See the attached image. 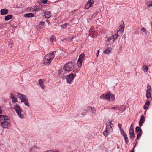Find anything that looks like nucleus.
<instances>
[{"label": "nucleus", "instance_id": "obj_55", "mask_svg": "<svg viewBox=\"0 0 152 152\" xmlns=\"http://www.w3.org/2000/svg\"><path fill=\"white\" fill-rule=\"evenodd\" d=\"M0 113H1V114H2V110L1 109V108L0 107Z\"/></svg>", "mask_w": 152, "mask_h": 152}, {"label": "nucleus", "instance_id": "obj_43", "mask_svg": "<svg viewBox=\"0 0 152 152\" xmlns=\"http://www.w3.org/2000/svg\"><path fill=\"white\" fill-rule=\"evenodd\" d=\"M100 99L106 100L105 95L104 94L102 95L100 97Z\"/></svg>", "mask_w": 152, "mask_h": 152}, {"label": "nucleus", "instance_id": "obj_27", "mask_svg": "<svg viewBox=\"0 0 152 152\" xmlns=\"http://www.w3.org/2000/svg\"><path fill=\"white\" fill-rule=\"evenodd\" d=\"M129 135L130 138L132 140L134 139V138L135 137V136L134 133L129 134Z\"/></svg>", "mask_w": 152, "mask_h": 152}, {"label": "nucleus", "instance_id": "obj_33", "mask_svg": "<svg viewBox=\"0 0 152 152\" xmlns=\"http://www.w3.org/2000/svg\"><path fill=\"white\" fill-rule=\"evenodd\" d=\"M147 5L148 7L152 6V1H150L148 2L147 3Z\"/></svg>", "mask_w": 152, "mask_h": 152}, {"label": "nucleus", "instance_id": "obj_10", "mask_svg": "<svg viewBox=\"0 0 152 152\" xmlns=\"http://www.w3.org/2000/svg\"><path fill=\"white\" fill-rule=\"evenodd\" d=\"M39 84L42 89H45V86L42 79H40L39 80Z\"/></svg>", "mask_w": 152, "mask_h": 152}, {"label": "nucleus", "instance_id": "obj_48", "mask_svg": "<svg viewBox=\"0 0 152 152\" xmlns=\"http://www.w3.org/2000/svg\"><path fill=\"white\" fill-rule=\"evenodd\" d=\"M134 133V130H129V134H133Z\"/></svg>", "mask_w": 152, "mask_h": 152}, {"label": "nucleus", "instance_id": "obj_15", "mask_svg": "<svg viewBox=\"0 0 152 152\" xmlns=\"http://www.w3.org/2000/svg\"><path fill=\"white\" fill-rule=\"evenodd\" d=\"M85 55L83 53L81 54L79 56L78 61H83L84 60Z\"/></svg>", "mask_w": 152, "mask_h": 152}, {"label": "nucleus", "instance_id": "obj_41", "mask_svg": "<svg viewBox=\"0 0 152 152\" xmlns=\"http://www.w3.org/2000/svg\"><path fill=\"white\" fill-rule=\"evenodd\" d=\"M82 61H79L78 60L77 61V65L78 67L82 65Z\"/></svg>", "mask_w": 152, "mask_h": 152}, {"label": "nucleus", "instance_id": "obj_51", "mask_svg": "<svg viewBox=\"0 0 152 152\" xmlns=\"http://www.w3.org/2000/svg\"><path fill=\"white\" fill-rule=\"evenodd\" d=\"M123 107V105H122L121 107H120V108H119L118 109V110H120V111L122 110Z\"/></svg>", "mask_w": 152, "mask_h": 152}, {"label": "nucleus", "instance_id": "obj_56", "mask_svg": "<svg viewBox=\"0 0 152 152\" xmlns=\"http://www.w3.org/2000/svg\"><path fill=\"white\" fill-rule=\"evenodd\" d=\"M69 39L71 40H72V39H73V37H69Z\"/></svg>", "mask_w": 152, "mask_h": 152}, {"label": "nucleus", "instance_id": "obj_21", "mask_svg": "<svg viewBox=\"0 0 152 152\" xmlns=\"http://www.w3.org/2000/svg\"><path fill=\"white\" fill-rule=\"evenodd\" d=\"M142 134V129H140L139 131V133L138 134L137 136V139L138 140H139L140 138L141 137Z\"/></svg>", "mask_w": 152, "mask_h": 152}, {"label": "nucleus", "instance_id": "obj_61", "mask_svg": "<svg viewBox=\"0 0 152 152\" xmlns=\"http://www.w3.org/2000/svg\"><path fill=\"white\" fill-rule=\"evenodd\" d=\"M137 142H136V145L137 144Z\"/></svg>", "mask_w": 152, "mask_h": 152}, {"label": "nucleus", "instance_id": "obj_59", "mask_svg": "<svg viewBox=\"0 0 152 152\" xmlns=\"http://www.w3.org/2000/svg\"><path fill=\"white\" fill-rule=\"evenodd\" d=\"M3 26V24H0V27L2 26Z\"/></svg>", "mask_w": 152, "mask_h": 152}, {"label": "nucleus", "instance_id": "obj_57", "mask_svg": "<svg viewBox=\"0 0 152 152\" xmlns=\"http://www.w3.org/2000/svg\"><path fill=\"white\" fill-rule=\"evenodd\" d=\"M134 152V150L133 149V150H132L131 151V152Z\"/></svg>", "mask_w": 152, "mask_h": 152}, {"label": "nucleus", "instance_id": "obj_58", "mask_svg": "<svg viewBox=\"0 0 152 152\" xmlns=\"http://www.w3.org/2000/svg\"><path fill=\"white\" fill-rule=\"evenodd\" d=\"M46 21L48 24L49 23V22L48 20H46Z\"/></svg>", "mask_w": 152, "mask_h": 152}, {"label": "nucleus", "instance_id": "obj_12", "mask_svg": "<svg viewBox=\"0 0 152 152\" xmlns=\"http://www.w3.org/2000/svg\"><path fill=\"white\" fill-rule=\"evenodd\" d=\"M115 40L114 39L113 37H110L108 39L107 43L108 44H113L114 41Z\"/></svg>", "mask_w": 152, "mask_h": 152}, {"label": "nucleus", "instance_id": "obj_3", "mask_svg": "<svg viewBox=\"0 0 152 152\" xmlns=\"http://www.w3.org/2000/svg\"><path fill=\"white\" fill-rule=\"evenodd\" d=\"M14 109L16 111L18 116L21 118H24L23 115L21 114L22 111V109L20 108L18 104H16L14 107Z\"/></svg>", "mask_w": 152, "mask_h": 152}, {"label": "nucleus", "instance_id": "obj_13", "mask_svg": "<svg viewBox=\"0 0 152 152\" xmlns=\"http://www.w3.org/2000/svg\"><path fill=\"white\" fill-rule=\"evenodd\" d=\"M10 98L11 99L12 102L14 103L16 102L17 101V98L15 97L13 94L11 93L10 94Z\"/></svg>", "mask_w": 152, "mask_h": 152}, {"label": "nucleus", "instance_id": "obj_62", "mask_svg": "<svg viewBox=\"0 0 152 152\" xmlns=\"http://www.w3.org/2000/svg\"><path fill=\"white\" fill-rule=\"evenodd\" d=\"M146 112V110L145 111V113Z\"/></svg>", "mask_w": 152, "mask_h": 152}, {"label": "nucleus", "instance_id": "obj_22", "mask_svg": "<svg viewBox=\"0 0 152 152\" xmlns=\"http://www.w3.org/2000/svg\"><path fill=\"white\" fill-rule=\"evenodd\" d=\"M50 41L52 42H55L56 41V38L53 35L51 36L50 38Z\"/></svg>", "mask_w": 152, "mask_h": 152}, {"label": "nucleus", "instance_id": "obj_25", "mask_svg": "<svg viewBox=\"0 0 152 152\" xmlns=\"http://www.w3.org/2000/svg\"><path fill=\"white\" fill-rule=\"evenodd\" d=\"M111 51L110 49L108 48L104 50V53L105 54H109L110 53Z\"/></svg>", "mask_w": 152, "mask_h": 152}, {"label": "nucleus", "instance_id": "obj_52", "mask_svg": "<svg viewBox=\"0 0 152 152\" xmlns=\"http://www.w3.org/2000/svg\"><path fill=\"white\" fill-rule=\"evenodd\" d=\"M26 10L28 12H31V8H27Z\"/></svg>", "mask_w": 152, "mask_h": 152}, {"label": "nucleus", "instance_id": "obj_30", "mask_svg": "<svg viewBox=\"0 0 152 152\" xmlns=\"http://www.w3.org/2000/svg\"><path fill=\"white\" fill-rule=\"evenodd\" d=\"M47 2V0H41L39 1V4L41 3L46 4Z\"/></svg>", "mask_w": 152, "mask_h": 152}, {"label": "nucleus", "instance_id": "obj_18", "mask_svg": "<svg viewBox=\"0 0 152 152\" xmlns=\"http://www.w3.org/2000/svg\"><path fill=\"white\" fill-rule=\"evenodd\" d=\"M108 126H106V130L104 131L103 132V134L105 137H107V135H108V134H109V133L108 132V130H107V128L108 127Z\"/></svg>", "mask_w": 152, "mask_h": 152}, {"label": "nucleus", "instance_id": "obj_60", "mask_svg": "<svg viewBox=\"0 0 152 152\" xmlns=\"http://www.w3.org/2000/svg\"><path fill=\"white\" fill-rule=\"evenodd\" d=\"M135 146H136V145H135V146H134V149L135 148Z\"/></svg>", "mask_w": 152, "mask_h": 152}, {"label": "nucleus", "instance_id": "obj_7", "mask_svg": "<svg viewBox=\"0 0 152 152\" xmlns=\"http://www.w3.org/2000/svg\"><path fill=\"white\" fill-rule=\"evenodd\" d=\"M145 121V118L143 115H142L140 117V119L139 121V126H141L142 125V124Z\"/></svg>", "mask_w": 152, "mask_h": 152}, {"label": "nucleus", "instance_id": "obj_24", "mask_svg": "<svg viewBox=\"0 0 152 152\" xmlns=\"http://www.w3.org/2000/svg\"><path fill=\"white\" fill-rule=\"evenodd\" d=\"M120 129L121 132V134L123 135V136H126V134L125 132L123 129L121 128H120Z\"/></svg>", "mask_w": 152, "mask_h": 152}, {"label": "nucleus", "instance_id": "obj_6", "mask_svg": "<svg viewBox=\"0 0 152 152\" xmlns=\"http://www.w3.org/2000/svg\"><path fill=\"white\" fill-rule=\"evenodd\" d=\"M94 2V0H89L88 2L86 4L85 7V9H88L90 7L92 6Z\"/></svg>", "mask_w": 152, "mask_h": 152}, {"label": "nucleus", "instance_id": "obj_29", "mask_svg": "<svg viewBox=\"0 0 152 152\" xmlns=\"http://www.w3.org/2000/svg\"><path fill=\"white\" fill-rule=\"evenodd\" d=\"M22 102H23L25 104V105H26V106H28V107H29V103H28V102L27 100V99L26 100H24V101H23Z\"/></svg>", "mask_w": 152, "mask_h": 152}, {"label": "nucleus", "instance_id": "obj_42", "mask_svg": "<svg viewBox=\"0 0 152 152\" xmlns=\"http://www.w3.org/2000/svg\"><path fill=\"white\" fill-rule=\"evenodd\" d=\"M4 115H0V121H4Z\"/></svg>", "mask_w": 152, "mask_h": 152}, {"label": "nucleus", "instance_id": "obj_31", "mask_svg": "<svg viewBox=\"0 0 152 152\" xmlns=\"http://www.w3.org/2000/svg\"><path fill=\"white\" fill-rule=\"evenodd\" d=\"M37 10V7H33L31 8V12H34Z\"/></svg>", "mask_w": 152, "mask_h": 152}, {"label": "nucleus", "instance_id": "obj_16", "mask_svg": "<svg viewBox=\"0 0 152 152\" xmlns=\"http://www.w3.org/2000/svg\"><path fill=\"white\" fill-rule=\"evenodd\" d=\"M88 106H87V107H86L84 108L82 112V115H85V114L87 112V111H89V108H88L86 109V108H87V107H88Z\"/></svg>", "mask_w": 152, "mask_h": 152}, {"label": "nucleus", "instance_id": "obj_20", "mask_svg": "<svg viewBox=\"0 0 152 152\" xmlns=\"http://www.w3.org/2000/svg\"><path fill=\"white\" fill-rule=\"evenodd\" d=\"M108 126H110V131H112L113 127V125L110 121H109L108 123Z\"/></svg>", "mask_w": 152, "mask_h": 152}, {"label": "nucleus", "instance_id": "obj_11", "mask_svg": "<svg viewBox=\"0 0 152 152\" xmlns=\"http://www.w3.org/2000/svg\"><path fill=\"white\" fill-rule=\"evenodd\" d=\"M8 10L6 9H1L0 10L1 15H6L8 13Z\"/></svg>", "mask_w": 152, "mask_h": 152}, {"label": "nucleus", "instance_id": "obj_39", "mask_svg": "<svg viewBox=\"0 0 152 152\" xmlns=\"http://www.w3.org/2000/svg\"><path fill=\"white\" fill-rule=\"evenodd\" d=\"M143 67V70L145 72H146L148 71V67L147 66H144Z\"/></svg>", "mask_w": 152, "mask_h": 152}, {"label": "nucleus", "instance_id": "obj_54", "mask_svg": "<svg viewBox=\"0 0 152 152\" xmlns=\"http://www.w3.org/2000/svg\"><path fill=\"white\" fill-rule=\"evenodd\" d=\"M99 50L97 51V57H98L99 56Z\"/></svg>", "mask_w": 152, "mask_h": 152}, {"label": "nucleus", "instance_id": "obj_40", "mask_svg": "<svg viewBox=\"0 0 152 152\" xmlns=\"http://www.w3.org/2000/svg\"><path fill=\"white\" fill-rule=\"evenodd\" d=\"M39 25L43 26V27H44L45 26V23L43 21H41L40 22Z\"/></svg>", "mask_w": 152, "mask_h": 152}, {"label": "nucleus", "instance_id": "obj_5", "mask_svg": "<svg viewBox=\"0 0 152 152\" xmlns=\"http://www.w3.org/2000/svg\"><path fill=\"white\" fill-rule=\"evenodd\" d=\"M39 11L41 14L42 15L45 16V18H48L50 17V11L46 12L45 13L44 11L42 10H39Z\"/></svg>", "mask_w": 152, "mask_h": 152}, {"label": "nucleus", "instance_id": "obj_2", "mask_svg": "<svg viewBox=\"0 0 152 152\" xmlns=\"http://www.w3.org/2000/svg\"><path fill=\"white\" fill-rule=\"evenodd\" d=\"M74 65L71 62L66 63L63 66L64 69L69 72L72 71L74 69Z\"/></svg>", "mask_w": 152, "mask_h": 152}, {"label": "nucleus", "instance_id": "obj_35", "mask_svg": "<svg viewBox=\"0 0 152 152\" xmlns=\"http://www.w3.org/2000/svg\"><path fill=\"white\" fill-rule=\"evenodd\" d=\"M111 95L110 94H107L105 95L106 99H107L108 100H110V99Z\"/></svg>", "mask_w": 152, "mask_h": 152}, {"label": "nucleus", "instance_id": "obj_8", "mask_svg": "<svg viewBox=\"0 0 152 152\" xmlns=\"http://www.w3.org/2000/svg\"><path fill=\"white\" fill-rule=\"evenodd\" d=\"M89 108V111H90L92 113H93V115L94 114V115L96 114V109L93 107H92L91 106H88V107H87V108ZM86 109H87V108Z\"/></svg>", "mask_w": 152, "mask_h": 152}, {"label": "nucleus", "instance_id": "obj_28", "mask_svg": "<svg viewBox=\"0 0 152 152\" xmlns=\"http://www.w3.org/2000/svg\"><path fill=\"white\" fill-rule=\"evenodd\" d=\"M69 24L67 23H65L64 24L62 25L61 26V27L62 28H65L66 27L67 25H69Z\"/></svg>", "mask_w": 152, "mask_h": 152}, {"label": "nucleus", "instance_id": "obj_14", "mask_svg": "<svg viewBox=\"0 0 152 152\" xmlns=\"http://www.w3.org/2000/svg\"><path fill=\"white\" fill-rule=\"evenodd\" d=\"M13 16L12 15H8L5 17V20L8 21L12 18Z\"/></svg>", "mask_w": 152, "mask_h": 152}, {"label": "nucleus", "instance_id": "obj_37", "mask_svg": "<svg viewBox=\"0 0 152 152\" xmlns=\"http://www.w3.org/2000/svg\"><path fill=\"white\" fill-rule=\"evenodd\" d=\"M119 34H118V32L117 33V34H115L113 36H112V37H113L114 38V39L115 40L116 39H117L118 37L119 36L118 35Z\"/></svg>", "mask_w": 152, "mask_h": 152}, {"label": "nucleus", "instance_id": "obj_38", "mask_svg": "<svg viewBox=\"0 0 152 152\" xmlns=\"http://www.w3.org/2000/svg\"><path fill=\"white\" fill-rule=\"evenodd\" d=\"M27 99L26 98V96L25 95H24L23 96V97L21 99V101L23 102V101H24V100H26Z\"/></svg>", "mask_w": 152, "mask_h": 152}, {"label": "nucleus", "instance_id": "obj_1", "mask_svg": "<svg viewBox=\"0 0 152 152\" xmlns=\"http://www.w3.org/2000/svg\"><path fill=\"white\" fill-rule=\"evenodd\" d=\"M56 51H53L52 53H49L46 55L43 59L44 65H49L51 63V61L54 57Z\"/></svg>", "mask_w": 152, "mask_h": 152}, {"label": "nucleus", "instance_id": "obj_19", "mask_svg": "<svg viewBox=\"0 0 152 152\" xmlns=\"http://www.w3.org/2000/svg\"><path fill=\"white\" fill-rule=\"evenodd\" d=\"M150 104L149 101H148L143 106V108L144 109H147Z\"/></svg>", "mask_w": 152, "mask_h": 152}, {"label": "nucleus", "instance_id": "obj_23", "mask_svg": "<svg viewBox=\"0 0 152 152\" xmlns=\"http://www.w3.org/2000/svg\"><path fill=\"white\" fill-rule=\"evenodd\" d=\"M124 31V28L123 27H121V28L119 29V30L118 31V34H121Z\"/></svg>", "mask_w": 152, "mask_h": 152}, {"label": "nucleus", "instance_id": "obj_44", "mask_svg": "<svg viewBox=\"0 0 152 152\" xmlns=\"http://www.w3.org/2000/svg\"><path fill=\"white\" fill-rule=\"evenodd\" d=\"M4 121L8 120L10 118L9 117H8V116H7L6 115H4Z\"/></svg>", "mask_w": 152, "mask_h": 152}, {"label": "nucleus", "instance_id": "obj_49", "mask_svg": "<svg viewBox=\"0 0 152 152\" xmlns=\"http://www.w3.org/2000/svg\"><path fill=\"white\" fill-rule=\"evenodd\" d=\"M133 124H131L129 130H133Z\"/></svg>", "mask_w": 152, "mask_h": 152}, {"label": "nucleus", "instance_id": "obj_32", "mask_svg": "<svg viewBox=\"0 0 152 152\" xmlns=\"http://www.w3.org/2000/svg\"><path fill=\"white\" fill-rule=\"evenodd\" d=\"M24 95L20 93H18L17 96L18 97L20 98V99H21V98L23 97V96Z\"/></svg>", "mask_w": 152, "mask_h": 152}, {"label": "nucleus", "instance_id": "obj_9", "mask_svg": "<svg viewBox=\"0 0 152 152\" xmlns=\"http://www.w3.org/2000/svg\"><path fill=\"white\" fill-rule=\"evenodd\" d=\"M10 123H9L7 121L1 122V125L4 128H7L8 127L10 126Z\"/></svg>", "mask_w": 152, "mask_h": 152}, {"label": "nucleus", "instance_id": "obj_63", "mask_svg": "<svg viewBox=\"0 0 152 152\" xmlns=\"http://www.w3.org/2000/svg\"><path fill=\"white\" fill-rule=\"evenodd\" d=\"M107 152H108L107 151Z\"/></svg>", "mask_w": 152, "mask_h": 152}, {"label": "nucleus", "instance_id": "obj_34", "mask_svg": "<svg viewBox=\"0 0 152 152\" xmlns=\"http://www.w3.org/2000/svg\"><path fill=\"white\" fill-rule=\"evenodd\" d=\"M124 140L125 141V142L126 143H128V142H129L128 140V137H127V135L126 136H124Z\"/></svg>", "mask_w": 152, "mask_h": 152}, {"label": "nucleus", "instance_id": "obj_4", "mask_svg": "<svg viewBox=\"0 0 152 152\" xmlns=\"http://www.w3.org/2000/svg\"><path fill=\"white\" fill-rule=\"evenodd\" d=\"M74 74L71 73L68 75L65 76V78L66 79V82L69 84H71L74 78L75 77Z\"/></svg>", "mask_w": 152, "mask_h": 152}, {"label": "nucleus", "instance_id": "obj_36", "mask_svg": "<svg viewBox=\"0 0 152 152\" xmlns=\"http://www.w3.org/2000/svg\"><path fill=\"white\" fill-rule=\"evenodd\" d=\"M151 90V86L149 85V84L148 85V86L147 87V90L146 91H150Z\"/></svg>", "mask_w": 152, "mask_h": 152}, {"label": "nucleus", "instance_id": "obj_17", "mask_svg": "<svg viewBox=\"0 0 152 152\" xmlns=\"http://www.w3.org/2000/svg\"><path fill=\"white\" fill-rule=\"evenodd\" d=\"M34 14L32 13H29L25 14L24 15V16L26 18H30L33 17Z\"/></svg>", "mask_w": 152, "mask_h": 152}, {"label": "nucleus", "instance_id": "obj_47", "mask_svg": "<svg viewBox=\"0 0 152 152\" xmlns=\"http://www.w3.org/2000/svg\"><path fill=\"white\" fill-rule=\"evenodd\" d=\"M118 107V106H115L111 108V109L113 110L117 109Z\"/></svg>", "mask_w": 152, "mask_h": 152}, {"label": "nucleus", "instance_id": "obj_53", "mask_svg": "<svg viewBox=\"0 0 152 152\" xmlns=\"http://www.w3.org/2000/svg\"><path fill=\"white\" fill-rule=\"evenodd\" d=\"M35 28H36L37 30H38V26L37 25H35Z\"/></svg>", "mask_w": 152, "mask_h": 152}, {"label": "nucleus", "instance_id": "obj_50", "mask_svg": "<svg viewBox=\"0 0 152 152\" xmlns=\"http://www.w3.org/2000/svg\"><path fill=\"white\" fill-rule=\"evenodd\" d=\"M141 30L142 31L145 32L146 31V29L144 28H142L141 29Z\"/></svg>", "mask_w": 152, "mask_h": 152}, {"label": "nucleus", "instance_id": "obj_45", "mask_svg": "<svg viewBox=\"0 0 152 152\" xmlns=\"http://www.w3.org/2000/svg\"><path fill=\"white\" fill-rule=\"evenodd\" d=\"M140 129H140V127H137L136 128L135 131H136V132H137V133L138 132H139V131H140Z\"/></svg>", "mask_w": 152, "mask_h": 152}, {"label": "nucleus", "instance_id": "obj_26", "mask_svg": "<svg viewBox=\"0 0 152 152\" xmlns=\"http://www.w3.org/2000/svg\"><path fill=\"white\" fill-rule=\"evenodd\" d=\"M151 93L150 91H146V96L147 99H149L151 97Z\"/></svg>", "mask_w": 152, "mask_h": 152}, {"label": "nucleus", "instance_id": "obj_46", "mask_svg": "<svg viewBox=\"0 0 152 152\" xmlns=\"http://www.w3.org/2000/svg\"><path fill=\"white\" fill-rule=\"evenodd\" d=\"M110 98L112 100H113L115 99V96L114 95L112 94L110 96Z\"/></svg>", "mask_w": 152, "mask_h": 152}]
</instances>
